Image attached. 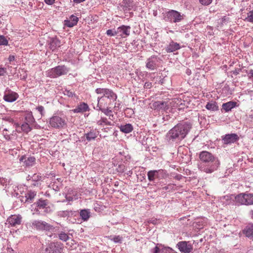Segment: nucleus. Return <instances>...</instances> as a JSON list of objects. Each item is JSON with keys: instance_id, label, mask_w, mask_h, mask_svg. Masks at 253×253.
Here are the masks:
<instances>
[{"instance_id": "nucleus-47", "label": "nucleus", "mask_w": 253, "mask_h": 253, "mask_svg": "<svg viewBox=\"0 0 253 253\" xmlns=\"http://www.w3.org/2000/svg\"><path fill=\"white\" fill-rule=\"evenodd\" d=\"M7 73V70L5 68H0V76H4Z\"/></svg>"}, {"instance_id": "nucleus-16", "label": "nucleus", "mask_w": 253, "mask_h": 253, "mask_svg": "<svg viewBox=\"0 0 253 253\" xmlns=\"http://www.w3.org/2000/svg\"><path fill=\"white\" fill-rule=\"evenodd\" d=\"M18 94L13 91H8L5 93L3 96V99L7 102H12L15 101L18 98Z\"/></svg>"}, {"instance_id": "nucleus-17", "label": "nucleus", "mask_w": 253, "mask_h": 253, "mask_svg": "<svg viewBox=\"0 0 253 253\" xmlns=\"http://www.w3.org/2000/svg\"><path fill=\"white\" fill-rule=\"evenodd\" d=\"M33 225L39 230H49L52 227L49 224L42 221H35Z\"/></svg>"}, {"instance_id": "nucleus-6", "label": "nucleus", "mask_w": 253, "mask_h": 253, "mask_svg": "<svg viewBox=\"0 0 253 253\" xmlns=\"http://www.w3.org/2000/svg\"><path fill=\"white\" fill-rule=\"evenodd\" d=\"M163 14V19L165 21L171 23L180 22L183 19V15L174 10H170Z\"/></svg>"}, {"instance_id": "nucleus-27", "label": "nucleus", "mask_w": 253, "mask_h": 253, "mask_svg": "<svg viewBox=\"0 0 253 253\" xmlns=\"http://www.w3.org/2000/svg\"><path fill=\"white\" fill-rule=\"evenodd\" d=\"M98 135V131L96 130H91L88 133L85 134L86 138L88 141L94 139Z\"/></svg>"}, {"instance_id": "nucleus-57", "label": "nucleus", "mask_w": 253, "mask_h": 253, "mask_svg": "<svg viewBox=\"0 0 253 253\" xmlns=\"http://www.w3.org/2000/svg\"><path fill=\"white\" fill-rule=\"evenodd\" d=\"M156 219H154V220H150L149 222L150 223H152L153 224H156Z\"/></svg>"}, {"instance_id": "nucleus-29", "label": "nucleus", "mask_w": 253, "mask_h": 253, "mask_svg": "<svg viewBox=\"0 0 253 253\" xmlns=\"http://www.w3.org/2000/svg\"><path fill=\"white\" fill-rule=\"evenodd\" d=\"M80 216L82 217V219L84 221H87L89 218L90 217V212L88 210H82L81 211Z\"/></svg>"}, {"instance_id": "nucleus-63", "label": "nucleus", "mask_w": 253, "mask_h": 253, "mask_svg": "<svg viewBox=\"0 0 253 253\" xmlns=\"http://www.w3.org/2000/svg\"><path fill=\"white\" fill-rule=\"evenodd\" d=\"M181 175H180V176H177L175 177V178L177 179H180V177H181Z\"/></svg>"}, {"instance_id": "nucleus-50", "label": "nucleus", "mask_w": 253, "mask_h": 253, "mask_svg": "<svg viewBox=\"0 0 253 253\" xmlns=\"http://www.w3.org/2000/svg\"><path fill=\"white\" fill-rule=\"evenodd\" d=\"M65 198H66V199L67 200V201H68L69 202L73 201L74 199V198L72 196L69 195V194H67L66 195Z\"/></svg>"}, {"instance_id": "nucleus-37", "label": "nucleus", "mask_w": 253, "mask_h": 253, "mask_svg": "<svg viewBox=\"0 0 253 253\" xmlns=\"http://www.w3.org/2000/svg\"><path fill=\"white\" fill-rule=\"evenodd\" d=\"M71 213L70 211H63L59 212V215L62 217H69Z\"/></svg>"}, {"instance_id": "nucleus-15", "label": "nucleus", "mask_w": 253, "mask_h": 253, "mask_svg": "<svg viewBox=\"0 0 253 253\" xmlns=\"http://www.w3.org/2000/svg\"><path fill=\"white\" fill-rule=\"evenodd\" d=\"M152 108L157 111H166L169 108V105L167 102L157 101L152 104Z\"/></svg>"}, {"instance_id": "nucleus-58", "label": "nucleus", "mask_w": 253, "mask_h": 253, "mask_svg": "<svg viewBox=\"0 0 253 253\" xmlns=\"http://www.w3.org/2000/svg\"><path fill=\"white\" fill-rule=\"evenodd\" d=\"M106 33L108 35H111V29L108 30Z\"/></svg>"}, {"instance_id": "nucleus-43", "label": "nucleus", "mask_w": 253, "mask_h": 253, "mask_svg": "<svg viewBox=\"0 0 253 253\" xmlns=\"http://www.w3.org/2000/svg\"><path fill=\"white\" fill-rule=\"evenodd\" d=\"M247 19L249 22H253V10L248 13Z\"/></svg>"}, {"instance_id": "nucleus-46", "label": "nucleus", "mask_w": 253, "mask_h": 253, "mask_svg": "<svg viewBox=\"0 0 253 253\" xmlns=\"http://www.w3.org/2000/svg\"><path fill=\"white\" fill-rule=\"evenodd\" d=\"M65 25L68 27H72L76 25L70 20L65 21Z\"/></svg>"}, {"instance_id": "nucleus-64", "label": "nucleus", "mask_w": 253, "mask_h": 253, "mask_svg": "<svg viewBox=\"0 0 253 253\" xmlns=\"http://www.w3.org/2000/svg\"><path fill=\"white\" fill-rule=\"evenodd\" d=\"M113 135H117V133H116V132L115 131L114 133H113Z\"/></svg>"}, {"instance_id": "nucleus-11", "label": "nucleus", "mask_w": 253, "mask_h": 253, "mask_svg": "<svg viewBox=\"0 0 253 253\" xmlns=\"http://www.w3.org/2000/svg\"><path fill=\"white\" fill-rule=\"evenodd\" d=\"M177 247L182 253H191L193 252V245L189 242L180 241L177 244Z\"/></svg>"}, {"instance_id": "nucleus-48", "label": "nucleus", "mask_w": 253, "mask_h": 253, "mask_svg": "<svg viewBox=\"0 0 253 253\" xmlns=\"http://www.w3.org/2000/svg\"><path fill=\"white\" fill-rule=\"evenodd\" d=\"M37 109L40 113L42 116L43 115L44 107L42 106H39L37 108Z\"/></svg>"}, {"instance_id": "nucleus-41", "label": "nucleus", "mask_w": 253, "mask_h": 253, "mask_svg": "<svg viewBox=\"0 0 253 253\" xmlns=\"http://www.w3.org/2000/svg\"><path fill=\"white\" fill-rule=\"evenodd\" d=\"M113 241L116 243H122L123 240V237L118 235L115 236L113 239Z\"/></svg>"}, {"instance_id": "nucleus-19", "label": "nucleus", "mask_w": 253, "mask_h": 253, "mask_svg": "<svg viewBox=\"0 0 253 253\" xmlns=\"http://www.w3.org/2000/svg\"><path fill=\"white\" fill-rule=\"evenodd\" d=\"M238 106L237 103L235 101H230L228 102L223 103L222 105V110H223L225 112H228L231 110Z\"/></svg>"}, {"instance_id": "nucleus-52", "label": "nucleus", "mask_w": 253, "mask_h": 253, "mask_svg": "<svg viewBox=\"0 0 253 253\" xmlns=\"http://www.w3.org/2000/svg\"><path fill=\"white\" fill-rule=\"evenodd\" d=\"M44 2L48 5H51L53 4L55 0H44Z\"/></svg>"}, {"instance_id": "nucleus-54", "label": "nucleus", "mask_w": 253, "mask_h": 253, "mask_svg": "<svg viewBox=\"0 0 253 253\" xmlns=\"http://www.w3.org/2000/svg\"><path fill=\"white\" fill-rule=\"evenodd\" d=\"M15 60V56L12 55H10L8 57V60L9 62H11L12 61H14Z\"/></svg>"}, {"instance_id": "nucleus-35", "label": "nucleus", "mask_w": 253, "mask_h": 253, "mask_svg": "<svg viewBox=\"0 0 253 253\" xmlns=\"http://www.w3.org/2000/svg\"><path fill=\"white\" fill-rule=\"evenodd\" d=\"M35 119L31 114H27L25 117V122H27L28 123L33 125L34 123Z\"/></svg>"}, {"instance_id": "nucleus-18", "label": "nucleus", "mask_w": 253, "mask_h": 253, "mask_svg": "<svg viewBox=\"0 0 253 253\" xmlns=\"http://www.w3.org/2000/svg\"><path fill=\"white\" fill-rule=\"evenodd\" d=\"M181 48L180 44L177 42L171 41L166 47V50L168 53L173 52Z\"/></svg>"}, {"instance_id": "nucleus-5", "label": "nucleus", "mask_w": 253, "mask_h": 253, "mask_svg": "<svg viewBox=\"0 0 253 253\" xmlns=\"http://www.w3.org/2000/svg\"><path fill=\"white\" fill-rule=\"evenodd\" d=\"M96 92L98 94H103L98 100V104L100 105L101 110L107 116H110L111 110H109V106L111 103V99L109 98L111 92L109 90L104 88H97Z\"/></svg>"}, {"instance_id": "nucleus-13", "label": "nucleus", "mask_w": 253, "mask_h": 253, "mask_svg": "<svg viewBox=\"0 0 253 253\" xmlns=\"http://www.w3.org/2000/svg\"><path fill=\"white\" fill-rule=\"evenodd\" d=\"M160 59L156 55H152L147 59L146 63V67L147 69L154 70L156 69Z\"/></svg>"}, {"instance_id": "nucleus-21", "label": "nucleus", "mask_w": 253, "mask_h": 253, "mask_svg": "<svg viewBox=\"0 0 253 253\" xmlns=\"http://www.w3.org/2000/svg\"><path fill=\"white\" fill-rule=\"evenodd\" d=\"M20 161L23 162L26 166L30 167L35 164L36 159L34 157L27 158L23 156L20 158Z\"/></svg>"}, {"instance_id": "nucleus-4", "label": "nucleus", "mask_w": 253, "mask_h": 253, "mask_svg": "<svg viewBox=\"0 0 253 253\" xmlns=\"http://www.w3.org/2000/svg\"><path fill=\"white\" fill-rule=\"evenodd\" d=\"M169 176L168 171L165 169L151 170L148 171V180L152 182L155 186L163 185V182L161 180L167 178Z\"/></svg>"}, {"instance_id": "nucleus-1", "label": "nucleus", "mask_w": 253, "mask_h": 253, "mask_svg": "<svg viewBox=\"0 0 253 253\" xmlns=\"http://www.w3.org/2000/svg\"><path fill=\"white\" fill-rule=\"evenodd\" d=\"M192 125L189 121H181L170 129L166 135L169 142H178L185 138L192 128Z\"/></svg>"}, {"instance_id": "nucleus-40", "label": "nucleus", "mask_w": 253, "mask_h": 253, "mask_svg": "<svg viewBox=\"0 0 253 253\" xmlns=\"http://www.w3.org/2000/svg\"><path fill=\"white\" fill-rule=\"evenodd\" d=\"M59 238L62 241H66L68 239L69 237L67 234L62 232L59 234Z\"/></svg>"}, {"instance_id": "nucleus-7", "label": "nucleus", "mask_w": 253, "mask_h": 253, "mask_svg": "<svg viewBox=\"0 0 253 253\" xmlns=\"http://www.w3.org/2000/svg\"><path fill=\"white\" fill-rule=\"evenodd\" d=\"M69 71V69L64 65L57 66L48 70L46 72V76L51 78H55L59 76L66 75Z\"/></svg>"}, {"instance_id": "nucleus-9", "label": "nucleus", "mask_w": 253, "mask_h": 253, "mask_svg": "<svg viewBox=\"0 0 253 253\" xmlns=\"http://www.w3.org/2000/svg\"><path fill=\"white\" fill-rule=\"evenodd\" d=\"M130 27L123 25L117 28V30H112V37H116V39H120L128 36L130 34Z\"/></svg>"}, {"instance_id": "nucleus-25", "label": "nucleus", "mask_w": 253, "mask_h": 253, "mask_svg": "<svg viewBox=\"0 0 253 253\" xmlns=\"http://www.w3.org/2000/svg\"><path fill=\"white\" fill-rule=\"evenodd\" d=\"M125 169V166L123 164H114V166H112V170H113V173L116 172L122 173L124 171Z\"/></svg>"}, {"instance_id": "nucleus-49", "label": "nucleus", "mask_w": 253, "mask_h": 253, "mask_svg": "<svg viewBox=\"0 0 253 253\" xmlns=\"http://www.w3.org/2000/svg\"><path fill=\"white\" fill-rule=\"evenodd\" d=\"M152 86V83L146 82L144 85L145 88H150Z\"/></svg>"}, {"instance_id": "nucleus-55", "label": "nucleus", "mask_w": 253, "mask_h": 253, "mask_svg": "<svg viewBox=\"0 0 253 253\" xmlns=\"http://www.w3.org/2000/svg\"><path fill=\"white\" fill-rule=\"evenodd\" d=\"M85 0H73V1L75 3L78 4V3H80L81 2H83V1H85Z\"/></svg>"}, {"instance_id": "nucleus-28", "label": "nucleus", "mask_w": 253, "mask_h": 253, "mask_svg": "<svg viewBox=\"0 0 253 253\" xmlns=\"http://www.w3.org/2000/svg\"><path fill=\"white\" fill-rule=\"evenodd\" d=\"M206 108L211 111H215L218 110V107L215 101H211L207 103Z\"/></svg>"}, {"instance_id": "nucleus-14", "label": "nucleus", "mask_w": 253, "mask_h": 253, "mask_svg": "<svg viewBox=\"0 0 253 253\" xmlns=\"http://www.w3.org/2000/svg\"><path fill=\"white\" fill-rule=\"evenodd\" d=\"M21 221L22 216L19 214L12 215L7 219V222L12 226L19 225L21 223Z\"/></svg>"}, {"instance_id": "nucleus-36", "label": "nucleus", "mask_w": 253, "mask_h": 253, "mask_svg": "<svg viewBox=\"0 0 253 253\" xmlns=\"http://www.w3.org/2000/svg\"><path fill=\"white\" fill-rule=\"evenodd\" d=\"M36 194L34 192L29 191L26 195V198L27 201H32L35 197Z\"/></svg>"}, {"instance_id": "nucleus-51", "label": "nucleus", "mask_w": 253, "mask_h": 253, "mask_svg": "<svg viewBox=\"0 0 253 253\" xmlns=\"http://www.w3.org/2000/svg\"><path fill=\"white\" fill-rule=\"evenodd\" d=\"M248 75L249 79L253 82V70H250Z\"/></svg>"}, {"instance_id": "nucleus-62", "label": "nucleus", "mask_w": 253, "mask_h": 253, "mask_svg": "<svg viewBox=\"0 0 253 253\" xmlns=\"http://www.w3.org/2000/svg\"><path fill=\"white\" fill-rule=\"evenodd\" d=\"M114 108H115L116 110H118V109H117V108H119V106H118V105H117V106H116V105H115V107H114Z\"/></svg>"}, {"instance_id": "nucleus-3", "label": "nucleus", "mask_w": 253, "mask_h": 253, "mask_svg": "<svg viewBox=\"0 0 253 253\" xmlns=\"http://www.w3.org/2000/svg\"><path fill=\"white\" fill-rule=\"evenodd\" d=\"M227 204L231 205H253V194L242 193L237 195L231 194L225 197Z\"/></svg>"}, {"instance_id": "nucleus-53", "label": "nucleus", "mask_w": 253, "mask_h": 253, "mask_svg": "<svg viewBox=\"0 0 253 253\" xmlns=\"http://www.w3.org/2000/svg\"><path fill=\"white\" fill-rule=\"evenodd\" d=\"M114 155L116 156H118V155H122L123 154V152H122L121 151H118V150H116V149L115 148V151H114Z\"/></svg>"}, {"instance_id": "nucleus-23", "label": "nucleus", "mask_w": 253, "mask_h": 253, "mask_svg": "<svg viewBox=\"0 0 253 253\" xmlns=\"http://www.w3.org/2000/svg\"><path fill=\"white\" fill-rule=\"evenodd\" d=\"M243 233L248 238L253 237V223H249L243 230Z\"/></svg>"}, {"instance_id": "nucleus-22", "label": "nucleus", "mask_w": 253, "mask_h": 253, "mask_svg": "<svg viewBox=\"0 0 253 253\" xmlns=\"http://www.w3.org/2000/svg\"><path fill=\"white\" fill-rule=\"evenodd\" d=\"M153 253H175V252L169 247H163L160 249L156 246L153 250Z\"/></svg>"}, {"instance_id": "nucleus-12", "label": "nucleus", "mask_w": 253, "mask_h": 253, "mask_svg": "<svg viewBox=\"0 0 253 253\" xmlns=\"http://www.w3.org/2000/svg\"><path fill=\"white\" fill-rule=\"evenodd\" d=\"M223 144L225 145L235 143L239 139V137L236 133L227 134L222 137Z\"/></svg>"}, {"instance_id": "nucleus-42", "label": "nucleus", "mask_w": 253, "mask_h": 253, "mask_svg": "<svg viewBox=\"0 0 253 253\" xmlns=\"http://www.w3.org/2000/svg\"><path fill=\"white\" fill-rule=\"evenodd\" d=\"M199 2L203 5H209L210 4L212 0H198Z\"/></svg>"}, {"instance_id": "nucleus-8", "label": "nucleus", "mask_w": 253, "mask_h": 253, "mask_svg": "<svg viewBox=\"0 0 253 253\" xmlns=\"http://www.w3.org/2000/svg\"><path fill=\"white\" fill-rule=\"evenodd\" d=\"M49 126L52 128L61 129L66 126L65 119L59 116H53L49 119Z\"/></svg>"}, {"instance_id": "nucleus-60", "label": "nucleus", "mask_w": 253, "mask_h": 253, "mask_svg": "<svg viewBox=\"0 0 253 253\" xmlns=\"http://www.w3.org/2000/svg\"><path fill=\"white\" fill-rule=\"evenodd\" d=\"M119 185V182L117 181L115 183V184H114V186H118Z\"/></svg>"}, {"instance_id": "nucleus-61", "label": "nucleus", "mask_w": 253, "mask_h": 253, "mask_svg": "<svg viewBox=\"0 0 253 253\" xmlns=\"http://www.w3.org/2000/svg\"><path fill=\"white\" fill-rule=\"evenodd\" d=\"M15 127H16V128H18V127H19V126H20L19 125V124H15Z\"/></svg>"}, {"instance_id": "nucleus-56", "label": "nucleus", "mask_w": 253, "mask_h": 253, "mask_svg": "<svg viewBox=\"0 0 253 253\" xmlns=\"http://www.w3.org/2000/svg\"><path fill=\"white\" fill-rule=\"evenodd\" d=\"M111 96H112V99H116L117 98L116 94L114 93L112 91Z\"/></svg>"}, {"instance_id": "nucleus-59", "label": "nucleus", "mask_w": 253, "mask_h": 253, "mask_svg": "<svg viewBox=\"0 0 253 253\" xmlns=\"http://www.w3.org/2000/svg\"><path fill=\"white\" fill-rule=\"evenodd\" d=\"M117 144V148H119L120 147H122L121 145L119 143H116Z\"/></svg>"}, {"instance_id": "nucleus-44", "label": "nucleus", "mask_w": 253, "mask_h": 253, "mask_svg": "<svg viewBox=\"0 0 253 253\" xmlns=\"http://www.w3.org/2000/svg\"><path fill=\"white\" fill-rule=\"evenodd\" d=\"M32 180L34 181H40L41 180V176H40L39 174H34L32 176Z\"/></svg>"}, {"instance_id": "nucleus-10", "label": "nucleus", "mask_w": 253, "mask_h": 253, "mask_svg": "<svg viewBox=\"0 0 253 253\" xmlns=\"http://www.w3.org/2000/svg\"><path fill=\"white\" fill-rule=\"evenodd\" d=\"M63 245L59 242L51 243L45 250V253H61Z\"/></svg>"}, {"instance_id": "nucleus-33", "label": "nucleus", "mask_w": 253, "mask_h": 253, "mask_svg": "<svg viewBox=\"0 0 253 253\" xmlns=\"http://www.w3.org/2000/svg\"><path fill=\"white\" fill-rule=\"evenodd\" d=\"M37 207L40 209H44L47 205V201L43 200H39L37 202Z\"/></svg>"}, {"instance_id": "nucleus-20", "label": "nucleus", "mask_w": 253, "mask_h": 253, "mask_svg": "<svg viewBox=\"0 0 253 253\" xmlns=\"http://www.w3.org/2000/svg\"><path fill=\"white\" fill-rule=\"evenodd\" d=\"M89 110L88 105L84 102L80 103L77 107L72 110V111L75 113H84Z\"/></svg>"}, {"instance_id": "nucleus-24", "label": "nucleus", "mask_w": 253, "mask_h": 253, "mask_svg": "<svg viewBox=\"0 0 253 253\" xmlns=\"http://www.w3.org/2000/svg\"><path fill=\"white\" fill-rule=\"evenodd\" d=\"M61 42L60 41L56 38H53L51 39L50 44H49V48L52 50H55L57 47L60 46Z\"/></svg>"}, {"instance_id": "nucleus-31", "label": "nucleus", "mask_w": 253, "mask_h": 253, "mask_svg": "<svg viewBox=\"0 0 253 253\" xmlns=\"http://www.w3.org/2000/svg\"><path fill=\"white\" fill-rule=\"evenodd\" d=\"M31 125H32L28 123L27 122H25L24 123L21 125L20 127L23 131L26 133H28L31 130Z\"/></svg>"}, {"instance_id": "nucleus-34", "label": "nucleus", "mask_w": 253, "mask_h": 253, "mask_svg": "<svg viewBox=\"0 0 253 253\" xmlns=\"http://www.w3.org/2000/svg\"><path fill=\"white\" fill-rule=\"evenodd\" d=\"M175 186V184H171V183H170V184H169L168 185H167V186H165L163 187H162V190L163 191H168V192H171V191H173V190H174V186Z\"/></svg>"}, {"instance_id": "nucleus-26", "label": "nucleus", "mask_w": 253, "mask_h": 253, "mask_svg": "<svg viewBox=\"0 0 253 253\" xmlns=\"http://www.w3.org/2000/svg\"><path fill=\"white\" fill-rule=\"evenodd\" d=\"M120 130L125 133H128L133 130V126L130 124H127L125 125H121L120 126Z\"/></svg>"}, {"instance_id": "nucleus-2", "label": "nucleus", "mask_w": 253, "mask_h": 253, "mask_svg": "<svg viewBox=\"0 0 253 253\" xmlns=\"http://www.w3.org/2000/svg\"><path fill=\"white\" fill-rule=\"evenodd\" d=\"M199 159L203 164L199 165V169L207 173L214 172L220 165L218 159L212 153L207 151L200 152Z\"/></svg>"}, {"instance_id": "nucleus-39", "label": "nucleus", "mask_w": 253, "mask_h": 253, "mask_svg": "<svg viewBox=\"0 0 253 253\" xmlns=\"http://www.w3.org/2000/svg\"><path fill=\"white\" fill-rule=\"evenodd\" d=\"M8 42V41L3 36H0V45H7Z\"/></svg>"}, {"instance_id": "nucleus-38", "label": "nucleus", "mask_w": 253, "mask_h": 253, "mask_svg": "<svg viewBox=\"0 0 253 253\" xmlns=\"http://www.w3.org/2000/svg\"><path fill=\"white\" fill-rule=\"evenodd\" d=\"M64 94L65 95H67L68 96V97H76V98H77V96H76V94L72 91H70V90H65L64 91Z\"/></svg>"}, {"instance_id": "nucleus-30", "label": "nucleus", "mask_w": 253, "mask_h": 253, "mask_svg": "<svg viewBox=\"0 0 253 253\" xmlns=\"http://www.w3.org/2000/svg\"><path fill=\"white\" fill-rule=\"evenodd\" d=\"M14 131H12V133H10V131L9 129L7 128H4L2 131V135L5 139L9 140L12 138V136L13 135V133Z\"/></svg>"}, {"instance_id": "nucleus-45", "label": "nucleus", "mask_w": 253, "mask_h": 253, "mask_svg": "<svg viewBox=\"0 0 253 253\" xmlns=\"http://www.w3.org/2000/svg\"><path fill=\"white\" fill-rule=\"evenodd\" d=\"M70 20H71L73 23L76 25L78 22V18L72 15L70 17Z\"/></svg>"}, {"instance_id": "nucleus-32", "label": "nucleus", "mask_w": 253, "mask_h": 253, "mask_svg": "<svg viewBox=\"0 0 253 253\" xmlns=\"http://www.w3.org/2000/svg\"><path fill=\"white\" fill-rule=\"evenodd\" d=\"M122 7L125 8L126 10L128 9H130L132 7V3L129 1H127L126 0H123L122 2L120 4Z\"/></svg>"}]
</instances>
